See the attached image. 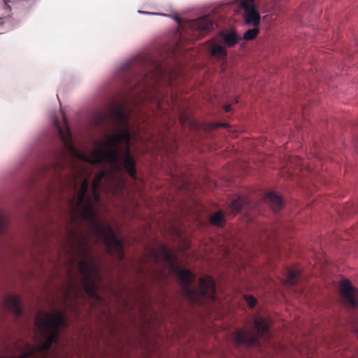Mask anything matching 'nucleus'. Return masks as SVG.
Returning <instances> with one entry per match:
<instances>
[{
    "mask_svg": "<svg viewBox=\"0 0 358 358\" xmlns=\"http://www.w3.org/2000/svg\"><path fill=\"white\" fill-rule=\"evenodd\" d=\"M99 188L92 187V198L87 196L88 181L83 178L77 196L69 201L70 220L75 229L68 228L71 250L80 259L78 270L82 275V285L85 293L92 299L99 300L98 282L101 280L99 268L92 253L90 240L92 236L102 240L108 254L122 261L124 250L111 227L99 221L95 203L101 201Z\"/></svg>",
    "mask_w": 358,
    "mask_h": 358,
    "instance_id": "f257e3e1",
    "label": "nucleus"
},
{
    "mask_svg": "<svg viewBox=\"0 0 358 358\" xmlns=\"http://www.w3.org/2000/svg\"><path fill=\"white\" fill-rule=\"evenodd\" d=\"M108 117L117 129V132L112 136H107L105 141V148H97L91 152L90 155L76 148L73 143L71 134L64 120L65 129L59 124L58 119H55L54 124L57 134L62 141L63 149L59 154V160L48 166L41 168L44 175H55L62 183H64L63 175L64 166L68 165L70 169L69 182L76 189L78 178H83L82 171L83 169L76 165V160L91 164H101L103 162L109 163L115 169H120L122 154L119 145L124 142L123 166L128 175L135 179L136 178V162L131 155L129 145L131 143V131L129 125V116L122 107H117L107 114H99L97 117L99 123H103Z\"/></svg>",
    "mask_w": 358,
    "mask_h": 358,
    "instance_id": "f03ea898",
    "label": "nucleus"
},
{
    "mask_svg": "<svg viewBox=\"0 0 358 358\" xmlns=\"http://www.w3.org/2000/svg\"><path fill=\"white\" fill-rule=\"evenodd\" d=\"M124 69L129 76L126 80L129 90L145 95L159 87L164 80L171 85L175 76V71L170 65L145 54L135 57Z\"/></svg>",
    "mask_w": 358,
    "mask_h": 358,
    "instance_id": "7ed1b4c3",
    "label": "nucleus"
},
{
    "mask_svg": "<svg viewBox=\"0 0 358 358\" xmlns=\"http://www.w3.org/2000/svg\"><path fill=\"white\" fill-rule=\"evenodd\" d=\"M150 257L153 262L158 264L162 261L169 271L177 278L181 285L182 294L192 303L200 304L203 300L215 301L216 296V287L213 278L209 275H205L199 279V289L191 287L194 280V275L192 271L180 268L177 265V257L171 252L165 245H161L158 250L152 249Z\"/></svg>",
    "mask_w": 358,
    "mask_h": 358,
    "instance_id": "20e7f679",
    "label": "nucleus"
},
{
    "mask_svg": "<svg viewBox=\"0 0 358 358\" xmlns=\"http://www.w3.org/2000/svg\"><path fill=\"white\" fill-rule=\"evenodd\" d=\"M35 319L41 337L36 336L34 345L26 344V350L19 357L13 358H47L51 345L59 343L60 331L67 326L64 314L61 311L49 314L39 310Z\"/></svg>",
    "mask_w": 358,
    "mask_h": 358,
    "instance_id": "39448f33",
    "label": "nucleus"
},
{
    "mask_svg": "<svg viewBox=\"0 0 358 358\" xmlns=\"http://www.w3.org/2000/svg\"><path fill=\"white\" fill-rule=\"evenodd\" d=\"M254 327L257 331L252 334L244 330L237 329L234 334V340L238 344H243L248 346L257 345L259 343L260 337L268 336V324L262 316H258L254 321Z\"/></svg>",
    "mask_w": 358,
    "mask_h": 358,
    "instance_id": "423d86ee",
    "label": "nucleus"
},
{
    "mask_svg": "<svg viewBox=\"0 0 358 358\" xmlns=\"http://www.w3.org/2000/svg\"><path fill=\"white\" fill-rule=\"evenodd\" d=\"M339 292L342 302L348 306L355 308L358 306V289L346 278L340 282Z\"/></svg>",
    "mask_w": 358,
    "mask_h": 358,
    "instance_id": "0eeeda50",
    "label": "nucleus"
},
{
    "mask_svg": "<svg viewBox=\"0 0 358 358\" xmlns=\"http://www.w3.org/2000/svg\"><path fill=\"white\" fill-rule=\"evenodd\" d=\"M239 5L245 11L244 20L246 24L258 27L260 23V15L255 6V0H238Z\"/></svg>",
    "mask_w": 358,
    "mask_h": 358,
    "instance_id": "6e6552de",
    "label": "nucleus"
},
{
    "mask_svg": "<svg viewBox=\"0 0 358 358\" xmlns=\"http://www.w3.org/2000/svg\"><path fill=\"white\" fill-rule=\"evenodd\" d=\"M214 23L209 16H203L189 23L194 37H202L214 29Z\"/></svg>",
    "mask_w": 358,
    "mask_h": 358,
    "instance_id": "1a4fd4ad",
    "label": "nucleus"
},
{
    "mask_svg": "<svg viewBox=\"0 0 358 358\" xmlns=\"http://www.w3.org/2000/svg\"><path fill=\"white\" fill-rule=\"evenodd\" d=\"M208 52L210 55L222 62H225L227 58L226 47L216 40L210 41L208 43Z\"/></svg>",
    "mask_w": 358,
    "mask_h": 358,
    "instance_id": "9d476101",
    "label": "nucleus"
},
{
    "mask_svg": "<svg viewBox=\"0 0 358 358\" xmlns=\"http://www.w3.org/2000/svg\"><path fill=\"white\" fill-rule=\"evenodd\" d=\"M3 307L8 311L12 312L17 317L22 314L21 301L20 299L13 295L6 296L3 301Z\"/></svg>",
    "mask_w": 358,
    "mask_h": 358,
    "instance_id": "9b49d317",
    "label": "nucleus"
},
{
    "mask_svg": "<svg viewBox=\"0 0 358 358\" xmlns=\"http://www.w3.org/2000/svg\"><path fill=\"white\" fill-rule=\"evenodd\" d=\"M220 36L222 39L223 45L226 48H232L236 45L241 38L238 36L236 31L231 30L229 32H222L220 33Z\"/></svg>",
    "mask_w": 358,
    "mask_h": 358,
    "instance_id": "f8f14e48",
    "label": "nucleus"
},
{
    "mask_svg": "<svg viewBox=\"0 0 358 358\" xmlns=\"http://www.w3.org/2000/svg\"><path fill=\"white\" fill-rule=\"evenodd\" d=\"M266 200L269 203L273 211H278L283 206L282 198L274 192H268L265 196Z\"/></svg>",
    "mask_w": 358,
    "mask_h": 358,
    "instance_id": "ddd939ff",
    "label": "nucleus"
},
{
    "mask_svg": "<svg viewBox=\"0 0 358 358\" xmlns=\"http://www.w3.org/2000/svg\"><path fill=\"white\" fill-rule=\"evenodd\" d=\"M248 204V201L247 198L238 197L231 202L229 208L231 213L236 214Z\"/></svg>",
    "mask_w": 358,
    "mask_h": 358,
    "instance_id": "4468645a",
    "label": "nucleus"
},
{
    "mask_svg": "<svg viewBox=\"0 0 358 358\" xmlns=\"http://www.w3.org/2000/svg\"><path fill=\"white\" fill-rule=\"evenodd\" d=\"M210 222L217 227H222L225 223L224 215L222 211H217L210 217Z\"/></svg>",
    "mask_w": 358,
    "mask_h": 358,
    "instance_id": "2eb2a0df",
    "label": "nucleus"
},
{
    "mask_svg": "<svg viewBox=\"0 0 358 358\" xmlns=\"http://www.w3.org/2000/svg\"><path fill=\"white\" fill-rule=\"evenodd\" d=\"M299 278V273L294 269L287 270V284L289 285H294Z\"/></svg>",
    "mask_w": 358,
    "mask_h": 358,
    "instance_id": "dca6fc26",
    "label": "nucleus"
},
{
    "mask_svg": "<svg viewBox=\"0 0 358 358\" xmlns=\"http://www.w3.org/2000/svg\"><path fill=\"white\" fill-rule=\"evenodd\" d=\"M107 174L106 171H101L96 174L92 183V187L99 188L101 180Z\"/></svg>",
    "mask_w": 358,
    "mask_h": 358,
    "instance_id": "f3484780",
    "label": "nucleus"
},
{
    "mask_svg": "<svg viewBox=\"0 0 358 358\" xmlns=\"http://www.w3.org/2000/svg\"><path fill=\"white\" fill-rule=\"evenodd\" d=\"M259 34V29L257 27H254L253 29H248L243 35V38L247 41L253 40Z\"/></svg>",
    "mask_w": 358,
    "mask_h": 358,
    "instance_id": "a211bd4d",
    "label": "nucleus"
},
{
    "mask_svg": "<svg viewBox=\"0 0 358 358\" xmlns=\"http://www.w3.org/2000/svg\"><path fill=\"white\" fill-rule=\"evenodd\" d=\"M244 299L250 308H252L255 306L257 300L255 297L251 295H245Z\"/></svg>",
    "mask_w": 358,
    "mask_h": 358,
    "instance_id": "6ab92c4d",
    "label": "nucleus"
},
{
    "mask_svg": "<svg viewBox=\"0 0 358 358\" xmlns=\"http://www.w3.org/2000/svg\"><path fill=\"white\" fill-rule=\"evenodd\" d=\"M4 24H11V18L9 17H0V27Z\"/></svg>",
    "mask_w": 358,
    "mask_h": 358,
    "instance_id": "aec40b11",
    "label": "nucleus"
},
{
    "mask_svg": "<svg viewBox=\"0 0 358 358\" xmlns=\"http://www.w3.org/2000/svg\"><path fill=\"white\" fill-rule=\"evenodd\" d=\"M228 126V123H213L211 125V129H215L218 127H227Z\"/></svg>",
    "mask_w": 358,
    "mask_h": 358,
    "instance_id": "412c9836",
    "label": "nucleus"
},
{
    "mask_svg": "<svg viewBox=\"0 0 358 358\" xmlns=\"http://www.w3.org/2000/svg\"><path fill=\"white\" fill-rule=\"evenodd\" d=\"M224 110L226 112H229L231 110V106L230 105H225L224 106Z\"/></svg>",
    "mask_w": 358,
    "mask_h": 358,
    "instance_id": "4be33fe9",
    "label": "nucleus"
}]
</instances>
